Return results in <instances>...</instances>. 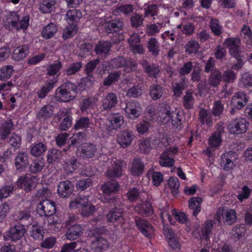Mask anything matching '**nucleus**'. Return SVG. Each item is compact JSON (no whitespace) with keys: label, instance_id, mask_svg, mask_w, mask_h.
<instances>
[{"label":"nucleus","instance_id":"774afa93","mask_svg":"<svg viewBox=\"0 0 252 252\" xmlns=\"http://www.w3.org/2000/svg\"><path fill=\"white\" fill-rule=\"evenodd\" d=\"M183 103L185 107L187 109H190L193 108L194 98L191 93L186 92L183 97Z\"/></svg>","mask_w":252,"mask_h":252},{"label":"nucleus","instance_id":"9b49d317","mask_svg":"<svg viewBox=\"0 0 252 252\" xmlns=\"http://www.w3.org/2000/svg\"><path fill=\"white\" fill-rule=\"evenodd\" d=\"M74 186L72 183L66 180L61 182L58 186V193L62 198L69 197L72 193Z\"/></svg>","mask_w":252,"mask_h":252},{"label":"nucleus","instance_id":"3c124183","mask_svg":"<svg viewBox=\"0 0 252 252\" xmlns=\"http://www.w3.org/2000/svg\"><path fill=\"white\" fill-rule=\"evenodd\" d=\"M222 81L227 83H232L236 79V75L231 69H227L221 73Z\"/></svg>","mask_w":252,"mask_h":252},{"label":"nucleus","instance_id":"7c9ffc66","mask_svg":"<svg viewBox=\"0 0 252 252\" xmlns=\"http://www.w3.org/2000/svg\"><path fill=\"white\" fill-rule=\"evenodd\" d=\"M222 220L226 225H231L237 220L236 213L233 209H227L222 212Z\"/></svg>","mask_w":252,"mask_h":252},{"label":"nucleus","instance_id":"6e6d98bb","mask_svg":"<svg viewBox=\"0 0 252 252\" xmlns=\"http://www.w3.org/2000/svg\"><path fill=\"white\" fill-rule=\"evenodd\" d=\"M224 110V105L221 101L218 100L214 102L212 114L215 117H220Z\"/></svg>","mask_w":252,"mask_h":252},{"label":"nucleus","instance_id":"dca6fc26","mask_svg":"<svg viewBox=\"0 0 252 252\" xmlns=\"http://www.w3.org/2000/svg\"><path fill=\"white\" fill-rule=\"evenodd\" d=\"M109 246L110 243L107 240L102 237L95 238L91 245V249L95 252H102L103 251H106Z\"/></svg>","mask_w":252,"mask_h":252},{"label":"nucleus","instance_id":"a18cd8bd","mask_svg":"<svg viewBox=\"0 0 252 252\" xmlns=\"http://www.w3.org/2000/svg\"><path fill=\"white\" fill-rule=\"evenodd\" d=\"M19 17L16 12H11L7 18L5 25L9 27L11 25L12 27L15 28L17 30H19L18 27V22Z\"/></svg>","mask_w":252,"mask_h":252},{"label":"nucleus","instance_id":"338daca9","mask_svg":"<svg viewBox=\"0 0 252 252\" xmlns=\"http://www.w3.org/2000/svg\"><path fill=\"white\" fill-rule=\"evenodd\" d=\"M14 187L13 185H7L3 187L0 189V200L3 198L9 196L14 190Z\"/></svg>","mask_w":252,"mask_h":252},{"label":"nucleus","instance_id":"4c0bfd02","mask_svg":"<svg viewBox=\"0 0 252 252\" xmlns=\"http://www.w3.org/2000/svg\"><path fill=\"white\" fill-rule=\"evenodd\" d=\"M159 163L161 166L170 167L173 166L175 160L167 153L163 152L160 156Z\"/></svg>","mask_w":252,"mask_h":252},{"label":"nucleus","instance_id":"052dcab7","mask_svg":"<svg viewBox=\"0 0 252 252\" xmlns=\"http://www.w3.org/2000/svg\"><path fill=\"white\" fill-rule=\"evenodd\" d=\"M246 229L244 225L236 226L231 231L232 237L236 240H239L244 235Z\"/></svg>","mask_w":252,"mask_h":252},{"label":"nucleus","instance_id":"37998d69","mask_svg":"<svg viewBox=\"0 0 252 252\" xmlns=\"http://www.w3.org/2000/svg\"><path fill=\"white\" fill-rule=\"evenodd\" d=\"M149 51L153 55L157 56L159 52V44L156 38L152 37L149 39L147 45Z\"/></svg>","mask_w":252,"mask_h":252},{"label":"nucleus","instance_id":"f8f14e48","mask_svg":"<svg viewBox=\"0 0 252 252\" xmlns=\"http://www.w3.org/2000/svg\"><path fill=\"white\" fill-rule=\"evenodd\" d=\"M248 98L243 92H237L231 99V103L236 109L240 110L244 107L248 102Z\"/></svg>","mask_w":252,"mask_h":252},{"label":"nucleus","instance_id":"4d7b16f0","mask_svg":"<svg viewBox=\"0 0 252 252\" xmlns=\"http://www.w3.org/2000/svg\"><path fill=\"white\" fill-rule=\"evenodd\" d=\"M120 76L121 72L120 71L111 73L104 80L103 85L106 86L111 85L113 83L117 81L119 79Z\"/></svg>","mask_w":252,"mask_h":252},{"label":"nucleus","instance_id":"f257e3e1","mask_svg":"<svg viewBox=\"0 0 252 252\" xmlns=\"http://www.w3.org/2000/svg\"><path fill=\"white\" fill-rule=\"evenodd\" d=\"M158 121L164 125L171 123L173 128H181L182 118L179 112H171L169 106L162 105L158 108Z\"/></svg>","mask_w":252,"mask_h":252},{"label":"nucleus","instance_id":"4be33fe9","mask_svg":"<svg viewBox=\"0 0 252 252\" xmlns=\"http://www.w3.org/2000/svg\"><path fill=\"white\" fill-rule=\"evenodd\" d=\"M47 150V143L40 142L32 144L30 147L32 155L35 157L42 156Z\"/></svg>","mask_w":252,"mask_h":252},{"label":"nucleus","instance_id":"4468645a","mask_svg":"<svg viewBox=\"0 0 252 252\" xmlns=\"http://www.w3.org/2000/svg\"><path fill=\"white\" fill-rule=\"evenodd\" d=\"M82 227L78 224L71 225L66 229L65 237L69 240H74L80 237L83 234Z\"/></svg>","mask_w":252,"mask_h":252},{"label":"nucleus","instance_id":"c9c22d12","mask_svg":"<svg viewBox=\"0 0 252 252\" xmlns=\"http://www.w3.org/2000/svg\"><path fill=\"white\" fill-rule=\"evenodd\" d=\"M201 202L202 199L199 197H192L189 200V207L193 210L192 214L193 216H196L200 212Z\"/></svg>","mask_w":252,"mask_h":252},{"label":"nucleus","instance_id":"bb28decb","mask_svg":"<svg viewBox=\"0 0 252 252\" xmlns=\"http://www.w3.org/2000/svg\"><path fill=\"white\" fill-rule=\"evenodd\" d=\"M57 79L54 78L48 82H46L42 87L40 90L37 92V95L40 98H44L47 94L55 87Z\"/></svg>","mask_w":252,"mask_h":252},{"label":"nucleus","instance_id":"473e14b6","mask_svg":"<svg viewBox=\"0 0 252 252\" xmlns=\"http://www.w3.org/2000/svg\"><path fill=\"white\" fill-rule=\"evenodd\" d=\"M111 47V43L109 41H100L95 45V52L97 55L107 54Z\"/></svg>","mask_w":252,"mask_h":252},{"label":"nucleus","instance_id":"8fccbe9b","mask_svg":"<svg viewBox=\"0 0 252 252\" xmlns=\"http://www.w3.org/2000/svg\"><path fill=\"white\" fill-rule=\"evenodd\" d=\"M53 113V107L51 105H47L42 107L38 112V117L43 119L51 117Z\"/></svg>","mask_w":252,"mask_h":252},{"label":"nucleus","instance_id":"7ed1b4c3","mask_svg":"<svg viewBox=\"0 0 252 252\" xmlns=\"http://www.w3.org/2000/svg\"><path fill=\"white\" fill-rule=\"evenodd\" d=\"M249 127V123L243 118H236L231 120L228 126L229 132L232 134H239L245 133Z\"/></svg>","mask_w":252,"mask_h":252},{"label":"nucleus","instance_id":"1a4fd4ad","mask_svg":"<svg viewBox=\"0 0 252 252\" xmlns=\"http://www.w3.org/2000/svg\"><path fill=\"white\" fill-rule=\"evenodd\" d=\"M124 27L123 19L116 18L105 23L104 29L108 33H117L123 30Z\"/></svg>","mask_w":252,"mask_h":252},{"label":"nucleus","instance_id":"c85d7f7f","mask_svg":"<svg viewBox=\"0 0 252 252\" xmlns=\"http://www.w3.org/2000/svg\"><path fill=\"white\" fill-rule=\"evenodd\" d=\"M142 65L143 67L145 72L148 74V76L152 78H156L160 72L158 66L154 64H150L146 61L144 60L142 62Z\"/></svg>","mask_w":252,"mask_h":252},{"label":"nucleus","instance_id":"39448f33","mask_svg":"<svg viewBox=\"0 0 252 252\" xmlns=\"http://www.w3.org/2000/svg\"><path fill=\"white\" fill-rule=\"evenodd\" d=\"M56 211L55 203L53 201L44 199L37 206V212L41 216L51 217Z\"/></svg>","mask_w":252,"mask_h":252},{"label":"nucleus","instance_id":"a19ab883","mask_svg":"<svg viewBox=\"0 0 252 252\" xmlns=\"http://www.w3.org/2000/svg\"><path fill=\"white\" fill-rule=\"evenodd\" d=\"M57 32V26L54 23H50L44 28L42 35L46 39H49L54 36Z\"/></svg>","mask_w":252,"mask_h":252},{"label":"nucleus","instance_id":"f3484780","mask_svg":"<svg viewBox=\"0 0 252 252\" xmlns=\"http://www.w3.org/2000/svg\"><path fill=\"white\" fill-rule=\"evenodd\" d=\"M136 225L141 232L148 238H150L154 232L151 223L145 220L139 219L136 220Z\"/></svg>","mask_w":252,"mask_h":252},{"label":"nucleus","instance_id":"6ab92c4d","mask_svg":"<svg viewBox=\"0 0 252 252\" xmlns=\"http://www.w3.org/2000/svg\"><path fill=\"white\" fill-rule=\"evenodd\" d=\"M34 179L33 177L31 176H20L16 182L17 186L18 187H24L26 192L30 191L34 188Z\"/></svg>","mask_w":252,"mask_h":252},{"label":"nucleus","instance_id":"603ef678","mask_svg":"<svg viewBox=\"0 0 252 252\" xmlns=\"http://www.w3.org/2000/svg\"><path fill=\"white\" fill-rule=\"evenodd\" d=\"M163 94L162 88L158 85H154L150 87V94L153 100L159 99Z\"/></svg>","mask_w":252,"mask_h":252},{"label":"nucleus","instance_id":"9d476101","mask_svg":"<svg viewBox=\"0 0 252 252\" xmlns=\"http://www.w3.org/2000/svg\"><path fill=\"white\" fill-rule=\"evenodd\" d=\"M134 138V135L132 131L125 130L120 132L117 137V141L122 148L129 146Z\"/></svg>","mask_w":252,"mask_h":252},{"label":"nucleus","instance_id":"20e7f679","mask_svg":"<svg viewBox=\"0 0 252 252\" xmlns=\"http://www.w3.org/2000/svg\"><path fill=\"white\" fill-rule=\"evenodd\" d=\"M126 163L122 160H116L111 162V165L108 168L106 176L108 178H119L123 175L124 168H126Z\"/></svg>","mask_w":252,"mask_h":252},{"label":"nucleus","instance_id":"49530a36","mask_svg":"<svg viewBox=\"0 0 252 252\" xmlns=\"http://www.w3.org/2000/svg\"><path fill=\"white\" fill-rule=\"evenodd\" d=\"M214 221L212 220L206 221L204 224L203 228L202 229V235L200 239L207 240L209 238V235L211 233L213 228Z\"/></svg>","mask_w":252,"mask_h":252},{"label":"nucleus","instance_id":"423d86ee","mask_svg":"<svg viewBox=\"0 0 252 252\" xmlns=\"http://www.w3.org/2000/svg\"><path fill=\"white\" fill-rule=\"evenodd\" d=\"M237 159L236 153L232 151L224 153L221 157L220 166L225 171H229L235 166Z\"/></svg>","mask_w":252,"mask_h":252},{"label":"nucleus","instance_id":"680f3d73","mask_svg":"<svg viewBox=\"0 0 252 252\" xmlns=\"http://www.w3.org/2000/svg\"><path fill=\"white\" fill-rule=\"evenodd\" d=\"M186 51L189 54L196 53L199 48L198 43L195 40L188 41L185 45Z\"/></svg>","mask_w":252,"mask_h":252},{"label":"nucleus","instance_id":"2f4dec72","mask_svg":"<svg viewBox=\"0 0 252 252\" xmlns=\"http://www.w3.org/2000/svg\"><path fill=\"white\" fill-rule=\"evenodd\" d=\"M62 152L57 149H51L47 155V160L49 163L58 162L62 158Z\"/></svg>","mask_w":252,"mask_h":252},{"label":"nucleus","instance_id":"f03ea898","mask_svg":"<svg viewBox=\"0 0 252 252\" xmlns=\"http://www.w3.org/2000/svg\"><path fill=\"white\" fill-rule=\"evenodd\" d=\"M76 89L75 84L67 82L56 90L54 95L55 98L61 102L69 101L75 97Z\"/></svg>","mask_w":252,"mask_h":252},{"label":"nucleus","instance_id":"c756f323","mask_svg":"<svg viewBox=\"0 0 252 252\" xmlns=\"http://www.w3.org/2000/svg\"><path fill=\"white\" fill-rule=\"evenodd\" d=\"M55 0H42L39 3V10L43 14L49 13L55 8Z\"/></svg>","mask_w":252,"mask_h":252},{"label":"nucleus","instance_id":"72a5a7b5","mask_svg":"<svg viewBox=\"0 0 252 252\" xmlns=\"http://www.w3.org/2000/svg\"><path fill=\"white\" fill-rule=\"evenodd\" d=\"M221 81H222L221 73L220 70L215 69V71L211 72L208 79V83L210 86L216 87L219 85Z\"/></svg>","mask_w":252,"mask_h":252},{"label":"nucleus","instance_id":"6e6552de","mask_svg":"<svg viewBox=\"0 0 252 252\" xmlns=\"http://www.w3.org/2000/svg\"><path fill=\"white\" fill-rule=\"evenodd\" d=\"M26 233L25 226L18 223L13 226H11L7 232L8 239L12 241H17L21 239Z\"/></svg>","mask_w":252,"mask_h":252},{"label":"nucleus","instance_id":"de8ad7c7","mask_svg":"<svg viewBox=\"0 0 252 252\" xmlns=\"http://www.w3.org/2000/svg\"><path fill=\"white\" fill-rule=\"evenodd\" d=\"M144 17L138 13H133L130 17V22L132 27L137 29L143 26Z\"/></svg>","mask_w":252,"mask_h":252},{"label":"nucleus","instance_id":"e433bc0d","mask_svg":"<svg viewBox=\"0 0 252 252\" xmlns=\"http://www.w3.org/2000/svg\"><path fill=\"white\" fill-rule=\"evenodd\" d=\"M82 16L80 10L71 9L67 11L65 15V20L69 23L72 22H77Z\"/></svg>","mask_w":252,"mask_h":252},{"label":"nucleus","instance_id":"ea45409f","mask_svg":"<svg viewBox=\"0 0 252 252\" xmlns=\"http://www.w3.org/2000/svg\"><path fill=\"white\" fill-rule=\"evenodd\" d=\"M86 134L84 132H78L75 133L70 138V143L68 144V148H71L75 146L80 145L84 140Z\"/></svg>","mask_w":252,"mask_h":252},{"label":"nucleus","instance_id":"bf43d9fd","mask_svg":"<svg viewBox=\"0 0 252 252\" xmlns=\"http://www.w3.org/2000/svg\"><path fill=\"white\" fill-rule=\"evenodd\" d=\"M14 216L17 220L24 222L31 218V214L30 211L24 210L16 212Z\"/></svg>","mask_w":252,"mask_h":252},{"label":"nucleus","instance_id":"e2e57ef3","mask_svg":"<svg viewBox=\"0 0 252 252\" xmlns=\"http://www.w3.org/2000/svg\"><path fill=\"white\" fill-rule=\"evenodd\" d=\"M210 28L215 35L219 36L222 33V27L220 24L218 19H211Z\"/></svg>","mask_w":252,"mask_h":252},{"label":"nucleus","instance_id":"69168bd1","mask_svg":"<svg viewBox=\"0 0 252 252\" xmlns=\"http://www.w3.org/2000/svg\"><path fill=\"white\" fill-rule=\"evenodd\" d=\"M8 143L14 150L19 149L21 145V138L17 134L13 133L9 138Z\"/></svg>","mask_w":252,"mask_h":252},{"label":"nucleus","instance_id":"79ce46f5","mask_svg":"<svg viewBox=\"0 0 252 252\" xmlns=\"http://www.w3.org/2000/svg\"><path fill=\"white\" fill-rule=\"evenodd\" d=\"M90 124L91 120L88 117H81L76 121L74 128L75 130L83 129L86 130L89 127Z\"/></svg>","mask_w":252,"mask_h":252},{"label":"nucleus","instance_id":"a878e982","mask_svg":"<svg viewBox=\"0 0 252 252\" xmlns=\"http://www.w3.org/2000/svg\"><path fill=\"white\" fill-rule=\"evenodd\" d=\"M107 220L109 222L120 223L123 222V211L111 209L106 215Z\"/></svg>","mask_w":252,"mask_h":252},{"label":"nucleus","instance_id":"2eb2a0df","mask_svg":"<svg viewBox=\"0 0 252 252\" xmlns=\"http://www.w3.org/2000/svg\"><path fill=\"white\" fill-rule=\"evenodd\" d=\"M29 156L26 152H20L15 158V166L18 170H24L29 165Z\"/></svg>","mask_w":252,"mask_h":252},{"label":"nucleus","instance_id":"b1692460","mask_svg":"<svg viewBox=\"0 0 252 252\" xmlns=\"http://www.w3.org/2000/svg\"><path fill=\"white\" fill-rule=\"evenodd\" d=\"M212 114L204 108H201L199 112L198 121L201 125L206 124L208 126L213 125Z\"/></svg>","mask_w":252,"mask_h":252},{"label":"nucleus","instance_id":"0e129e2a","mask_svg":"<svg viewBox=\"0 0 252 252\" xmlns=\"http://www.w3.org/2000/svg\"><path fill=\"white\" fill-rule=\"evenodd\" d=\"M157 24L158 25L160 26V27H158V26L155 24H149L147 26L146 32L148 33V35H156L157 33H158L159 32L160 29L162 27L164 26V25H163V23H158Z\"/></svg>","mask_w":252,"mask_h":252},{"label":"nucleus","instance_id":"864d4df0","mask_svg":"<svg viewBox=\"0 0 252 252\" xmlns=\"http://www.w3.org/2000/svg\"><path fill=\"white\" fill-rule=\"evenodd\" d=\"M77 32L76 25L75 24H69L66 27L63 31V37L64 39H68L73 36Z\"/></svg>","mask_w":252,"mask_h":252},{"label":"nucleus","instance_id":"5fc2aeb1","mask_svg":"<svg viewBox=\"0 0 252 252\" xmlns=\"http://www.w3.org/2000/svg\"><path fill=\"white\" fill-rule=\"evenodd\" d=\"M141 195L142 192L140 189L133 188L128 191L126 196L130 201H135L141 198Z\"/></svg>","mask_w":252,"mask_h":252},{"label":"nucleus","instance_id":"c03bdc74","mask_svg":"<svg viewBox=\"0 0 252 252\" xmlns=\"http://www.w3.org/2000/svg\"><path fill=\"white\" fill-rule=\"evenodd\" d=\"M174 95L177 97L180 96L182 94L183 91L187 87L185 82V77L182 79L180 82H174L172 83Z\"/></svg>","mask_w":252,"mask_h":252},{"label":"nucleus","instance_id":"cd10ccee","mask_svg":"<svg viewBox=\"0 0 252 252\" xmlns=\"http://www.w3.org/2000/svg\"><path fill=\"white\" fill-rule=\"evenodd\" d=\"M104 203H108L112 210L122 211L124 205L123 203V199L119 196H115L112 197L105 198Z\"/></svg>","mask_w":252,"mask_h":252},{"label":"nucleus","instance_id":"aec40b11","mask_svg":"<svg viewBox=\"0 0 252 252\" xmlns=\"http://www.w3.org/2000/svg\"><path fill=\"white\" fill-rule=\"evenodd\" d=\"M14 129V124L11 119L5 121L0 126V139H6Z\"/></svg>","mask_w":252,"mask_h":252},{"label":"nucleus","instance_id":"f704fd0d","mask_svg":"<svg viewBox=\"0 0 252 252\" xmlns=\"http://www.w3.org/2000/svg\"><path fill=\"white\" fill-rule=\"evenodd\" d=\"M101 189L104 194H110L118 190L119 185L117 181H113L104 184Z\"/></svg>","mask_w":252,"mask_h":252},{"label":"nucleus","instance_id":"412c9836","mask_svg":"<svg viewBox=\"0 0 252 252\" xmlns=\"http://www.w3.org/2000/svg\"><path fill=\"white\" fill-rule=\"evenodd\" d=\"M144 164L141 158H135L132 160L130 168V173L134 176H139L144 172Z\"/></svg>","mask_w":252,"mask_h":252},{"label":"nucleus","instance_id":"5701e85b","mask_svg":"<svg viewBox=\"0 0 252 252\" xmlns=\"http://www.w3.org/2000/svg\"><path fill=\"white\" fill-rule=\"evenodd\" d=\"M29 53L27 45H23L17 47L13 51L12 58L15 61H20L25 58Z\"/></svg>","mask_w":252,"mask_h":252},{"label":"nucleus","instance_id":"0eeeda50","mask_svg":"<svg viewBox=\"0 0 252 252\" xmlns=\"http://www.w3.org/2000/svg\"><path fill=\"white\" fill-rule=\"evenodd\" d=\"M125 111L126 117L131 120L138 118L142 113V108L139 103L136 101H130L126 103Z\"/></svg>","mask_w":252,"mask_h":252},{"label":"nucleus","instance_id":"09e8293b","mask_svg":"<svg viewBox=\"0 0 252 252\" xmlns=\"http://www.w3.org/2000/svg\"><path fill=\"white\" fill-rule=\"evenodd\" d=\"M14 72L13 67L11 65L3 66L0 70V80H5L9 78Z\"/></svg>","mask_w":252,"mask_h":252},{"label":"nucleus","instance_id":"58836bf2","mask_svg":"<svg viewBox=\"0 0 252 252\" xmlns=\"http://www.w3.org/2000/svg\"><path fill=\"white\" fill-rule=\"evenodd\" d=\"M45 166L44 160L42 158L36 159L30 164V171L33 174L40 172Z\"/></svg>","mask_w":252,"mask_h":252},{"label":"nucleus","instance_id":"a211bd4d","mask_svg":"<svg viewBox=\"0 0 252 252\" xmlns=\"http://www.w3.org/2000/svg\"><path fill=\"white\" fill-rule=\"evenodd\" d=\"M97 152L96 146L92 143H86L81 148L80 156L83 158H90L94 157Z\"/></svg>","mask_w":252,"mask_h":252},{"label":"nucleus","instance_id":"ddd939ff","mask_svg":"<svg viewBox=\"0 0 252 252\" xmlns=\"http://www.w3.org/2000/svg\"><path fill=\"white\" fill-rule=\"evenodd\" d=\"M118 102L116 94L114 93H109L102 100V107L104 110H110L116 106Z\"/></svg>","mask_w":252,"mask_h":252},{"label":"nucleus","instance_id":"393cba45","mask_svg":"<svg viewBox=\"0 0 252 252\" xmlns=\"http://www.w3.org/2000/svg\"><path fill=\"white\" fill-rule=\"evenodd\" d=\"M110 126L113 129L120 128L124 124V117L120 113H112L108 119Z\"/></svg>","mask_w":252,"mask_h":252},{"label":"nucleus","instance_id":"13d9d810","mask_svg":"<svg viewBox=\"0 0 252 252\" xmlns=\"http://www.w3.org/2000/svg\"><path fill=\"white\" fill-rule=\"evenodd\" d=\"M139 213L142 216H151L153 213L151 203L149 201H146L142 204L140 207Z\"/></svg>","mask_w":252,"mask_h":252}]
</instances>
